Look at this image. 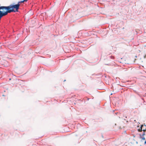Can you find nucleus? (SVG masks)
Wrapping results in <instances>:
<instances>
[{
  "instance_id": "20e7f679",
  "label": "nucleus",
  "mask_w": 146,
  "mask_h": 146,
  "mask_svg": "<svg viewBox=\"0 0 146 146\" xmlns=\"http://www.w3.org/2000/svg\"><path fill=\"white\" fill-rule=\"evenodd\" d=\"M28 0H23V1H21V2L22 3H23L24 2H27V1Z\"/></svg>"
},
{
  "instance_id": "423d86ee",
  "label": "nucleus",
  "mask_w": 146,
  "mask_h": 146,
  "mask_svg": "<svg viewBox=\"0 0 146 146\" xmlns=\"http://www.w3.org/2000/svg\"><path fill=\"white\" fill-rule=\"evenodd\" d=\"M11 80V78H10V79H9V80Z\"/></svg>"
},
{
  "instance_id": "39448f33",
  "label": "nucleus",
  "mask_w": 146,
  "mask_h": 146,
  "mask_svg": "<svg viewBox=\"0 0 146 146\" xmlns=\"http://www.w3.org/2000/svg\"><path fill=\"white\" fill-rule=\"evenodd\" d=\"M145 144H146V141H145L144 143Z\"/></svg>"
},
{
  "instance_id": "7ed1b4c3",
  "label": "nucleus",
  "mask_w": 146,
  "mask_h": 146,
  "mask_svg": "<svg viewBox=\"0 0 146 146\" xmlns=\"http://www.w3.org/2000/svg\"><path fill=\"white\" fill-rule=\"evenodd\" d=\"M146 129H143V131H144V133H143V135H145V130H146Z\"/></svg>"
},
{
  "instance_id": "f257e3e1",
  "label": "nucleus",
  "mask_w": 146,
  "mask_h": 146,
  "mask_svg": "<svg viewBox=\"0 0 146 146\" xmlns=\"http://www.w3.org/2000/svg\"><path fill=\"white\" fill-rule=\"evenodd\" d=\"M22 3L21 1H19L18 4L15 5H10L9 6H7V10L9 13L11 12H16L18 11V10L19 9V7L20 5V3Z\"/></svg>"
},
{
  "instance_id": "f03ea898",
  "label": "nucleus",
  "mask_w": 146,
  "mask_h": 146,
  "mask_svg": "<svg viewBox=\"0 0 146 146\" xmlns=\"http://www.w3.org/2000/svg\"><path fill=\"white\" fill-rule=\"evenodd\" d=\"M143 125H141V127H140V129H138V130L139 131H141L142 130H143V129H143Z\"/></svg>"
}]
</instances>
